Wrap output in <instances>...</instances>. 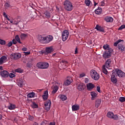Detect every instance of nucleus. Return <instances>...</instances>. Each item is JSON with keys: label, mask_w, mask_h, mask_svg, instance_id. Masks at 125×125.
<instances>
[{"label": "nucleus", "mask_w": 125, "mask_h": 125, "mask_svg": "<svg viewBox=\"0 0 125 125\" xmlns=\"http://www.w3.org/2000/svg\"><path fill=\"white\" fill-rule=\"evenodd\" d=\"M110 56L111 53H110V52L107 51H105L103 55V57L104 58V59L110 58Z\"/></svg>", "instance_id": "obj_16"}, {"label": "nucleus", "mask_w": 125, "mask_h": 125, "mask_svg": "<svg viewBox=\"0 0 125 125\" xmlns=\"http://www.w3.org/2000/svg\"><path fill=\"white\" fill-rule=\"evenodd\" d=\"M12 44H13V42H8V43L6 45L7 46H8V47H10V46H11L12 45Z\"/></svg>", "instance_id": "obj_44"}, {"label": "nucleus", "mask_w": 125, "mask_h": 125, "mask_svg": "<svg viewBox=\"0 0 125 125\" xmlns=\"http://www.w3.org/2000/svg\"><path fill=\"white\" fill-rule=\"evenodd\" d=\"M60 98L62 99V101H65L67 100V97L64 95H61L60 96Z\"/></svg>", "instance_id": "obj_36"}, {"label": "nucleus", "mask_w": 125, "mask_h": 125, "mask_svg": "<svg viewBox=\"0 0 125 125\" xmlns=\"http://www.w3.org/2000/svg\"><path fill=\"white\" fill-rule=\"evenodd\" d=\"M68 37H69V31L67 30H65L63 31L62 34V41L63 42H66Z\"/></svg>", "instance_id": "obj_7"}, {"label": "nucleus", "mask_w": 125, "mask_h": 125, "mask_svg": "<svg viewBox=\"0 0 125 125\" xmlns=\"http://www.w3.org/2000/svg\"><path fill=\"white\" fill-rule=\"evenodd\" d=\"M104 49H105V50H109L110 49V45L108 44H105L103 46Z\"/></svg>", "instance_id": "obj_38"}, {"label": "nucleus", "mask_w": 125, "mask_h": 125, "mask_svg": "<svg viewBox=\"0 0 125 125\" xmlns=\"http://www.w3.org/2000/svg\"><path fill=\"white\" fill-rule=\"evenodd\" d=\"M118 48L119 50H121V51H125V47L123 44H119L118 45Z\"/></svg>", "instance_id": "obj_23"}, {"label": "nucleus", "mask_w": 125, "mask_h": 125, "mask_svg": "<svg viewBox=\"0 0 125 125\" xmlns=\"http://www.w3.org/2000/svg\"><path fill=\"white\" fill-rule=\"evenodd\" d=\"M5 43V41L0 39V44H1L2 45H4Z\"/></svg>", "instance_id": "obj_41"}, {"label": "nucleus", "mask_w": 125, "mask_h": 125, "mask_svg": "<svg viewBox=\"0 0 125 125\" xmlns=\"http://www.w3.org/2000/svg\"><path fill=\"white\" fill-rule=\"evenodd\" d=\"M111 81L113 83H117L118 82V80L116 78V76L115 75H111Z\"/></svg>", "instance_id": "obj_22"}, {"label": "nucleus", "mask_w": 125, "mask_h": 125, "mask_svg": "<svg viewBox=\"0 0 125 125\" xmlns=\"http://www.w3.org/2000/svg\"><path fill=\"white\" fill-rule=\"evenodd\" d=\"M15 40L19 42V43H22V42L20 41V38H19V35H17L15 36Z\"/></svg>", "instance_id": "obj_37"}, {"label": "nucleus", "mask_w": 125, "mask_h": 125, "mask_svg": "<svg viewBox=\"0 0 125 125\" xmlns=\"http://www.w3.org/2000/svg\"><path fill=\"white\" fill-rule=\"evenodd\" d=\"M106 116L107 118L114 120V121H118L119 120V116L118 115H114V113L111 111L107 112Z\"/></svg>", "instance_id": "obj_6"}, {"label": "nucleus", "mask_w": 125, "mask_h": 125, "mask_svg": "<svg viewBox=\"0 0 125 125\" xmlns=\"http://www.w3.org/2000/svg\"><path fill=\"white\" fill-rule=\"evenodd\" d=\"M73 83V79L71 77H67V79L64 82L65 85H69Z\"/></svg>", "instance_id": "obj_14"}, {"label": "nucleus", "mask_w": 125, "mask_h": 125, "mask_svg": "<svg viewBox=\"0 0 125 125\" xmlns=\"http://www.w3.org/2000/svg\"><path fill=\"white\" fill-rule=\"evenodd\" d=\"M33 125H39V124L37 123H35Z\"/></svg>", "instance_id": "obj_64"}, {"label": "nucleus", "mask_w": 125, "mask_h": 125, "mask_svg": "<svg viewBox=\"0 0 125 125\" xmlns=\"http://www.w3.org/2000/svg\"><path fill=\"white\" fill-rule=\"evenodd\" d=\"M0 73L2 78H8V77L9 76V73L6 70H3Z\"/></svg>", "instance_id": "obj_13"}, {"label": "nucleus", "mask_w": 125, "mask_h": 125, "mask_svg": "<svg viewBox=\"0 0 125 125\" xmlns=\"http://www.w3.org/2000/svg\"><path fill=\"white\" fill-rule=\"evenodd\" d=\"M14 123H17V122H18V119H17V118L15 117L14 118Z\"/></svg>", "instance_id": "obj_52"}, {"label": "nucleus", "mask_w": 125, "mask_h": 125, "mask_svg": "<svg viewBox=\"0 0 125 125\" xmlns=\"http://www.w3.org/2000/svg\"><path fill=\"white\" fill-rule=\"evenodd\" d=\"M62 63H64V64H68V62H67L66 61L62 60Z\"/></svg>", "instance_id": "obj_54"}, {"label": "nucleus", "mask_w": 125, "mask_h": 125, "mask_svg": "<svg viewBox=\"0 0 125 125\" xmlns=\"http://www.w3.org/2000/svg\"><path fill=\"white\" fill-rule=\"evenodd\" d=\"M21 57V55L20 53H12L11 55V59H13L14 60H18V59H20Z\"/></svg>", "instance_id": "obj_8"}, {"label": "nucleus", "mask_w": 125, "mask_h": 125, "mask_svg": "<svg viewBox=\"0 0 125 125\" xmlns=\"http://www.w3.org/2000/svg\"><path fill=\"white\" fill-rule=\"evenodd\" d=\"M125 24L122 25L119 28L118 30H123V29H125Z\"/></svg>", "instance_id": "obj_45"}, {"label": "nucleus", "mask_w": 125, "mask_h": 125, "mask_svg": "<svg viewBox=\"0 0 125 125\" xmlns=\"http://www.w3.org/2000/svg\"><path fill=\"white\" fill-rule=\"evenodd\" d=\"M97 91L98 92H100V87L99 86H97Z\"/></svg>", "instance_id": "obj_50"}, {"label": "nucleus", "mask_w": 125, "mask_h": 125, "mask_svg": "<svg viewBox=\"0 0 125 125\" xmlns=\"http://www.w3.org/2000/svg\"><path fill=\"white\" fill-rule=\"evenodd\" d=\"M42 97L43 100L44 101L47 100V99L48 98V91H45L44 92L43 95L42 96Z\"/></svg>", "instance_id": "obj_20"}, {"label": "nucleus", "mask_w": 125, "mask_h": 125, "mask_svg": "<svg viewBox=\"0 0 125 125\" xmlns=\"http://www.w3.org/2000/svg\"><path fill=\"white\" fill-rule=\"evenodd\" d=\"M28 120L29 121H33L34 120V117L31 115L28 116Z\"/></svg>", "instance_id": "obj_47"}, {"label": "nucleus", "mask_w": 125, "mask_h": 125, "mask_svg": "<svg viewBox=\"0 0 125 125\" xmlns=\"http://www.w3.org/2000/svg\"><path fill=\"white\" fill-rule=\"evenodd\" d=\"M102 6H104V2L102 1Z\"/></svg>", "instance_id": "obj_62"}, {"label": "nucleus", "mask_w": 125, "mask_h": 125, "mask_svg": "<svg viewBox=\"0 0 125 125\" xmlns=\"http://www.w3.org/2000/svg\"><path fill=\"white\" fill-rule=\"evenodd\" d=\"M78 53V48H76L75 50V54H77Z\"/></svg>", "instance_id": "obj_58"}, {"label": "nucleus", "mask_w": 125, "mask_h": 125, "mask_svg": "<svg viewBox=\"0 0 125 125\" xmlns=\"http://www.w3.org/2000/svg\"><path fill=\"white\" fill-rule=\"evenodd\" d=\"M7 58L5 56H3L0 58V65H2L3 63H5Z\"/></svg>", "instance_id": "obj_18"}, {"label": "nucleus", "mask_w": 125, "mask_h": 125, "mask_svg": "<svg viewBox=\"0 0 125 125\" xmlns=\"http://www.w3.org/2000/svg\"><path fill=\"white\" fill-rule=\"evenodd\" d=\"M95 29H96V30H97V31H99V32L105 33V30L104 29V27L98 24L96 26Z\"/></svg>", "instance_id": "obj_15"}, {"label": "nucleus", "mask_w": 125, "mask_h": 125, "mask_svg": "<svg viewBox=\"0 0 125 125\" xmlns=\"http://www.w3.org/2000/svg\"><path fill=\"white\" fill-rule=\"evenodd\" d=\"M85 76V74L84 73H82L80 75V78H83V77H84Z\"/></svg>", "instance_id": "obj_49"}, {"label": "nucleus", "mask_w": 125, "mask_h": 125, "mask_svg": "<svg viewBox=\"0 0 125 125\" xmlns=\"http://www.w3.org/2000/svg\"><path fill=\"white\" fill-rule=\"evenodd\" d=\"M9 76L10 77V78H14L15 77V74L12 73H11L10 74H9Z\"/></svg>", "instance_id": "obj_46"}, {"label": "nucleus", "mask_w": 125, "mask_h": 125, "mask_svg": "<svg viewBox=\"0 0 125 125\" xmlns=\"http://www.w3.org/2000/svg\"><path fill=\"white\" fill-rule=\"evenodd\" d=\"M38 38L40 42L44 43H49V42H52V40H53V37L51 35H49L46 37H43L42 35H40Z\"/></svg>", "instance_id": "obj_2"}, {"label": "nucleus", "mask_w": 125, "mask_h": 125, "mask_svg": "<svg viewBox=\"0 0 125 125\" xmlns=\"http://www.w3.org/2000/svg\"><path fill=\"white\" fill-rule=\"evenodd\" d=\"M85 3L87 6H89V5H91V4H92L90 0H85Z\"/></svg>", "instance_id": "obj_35"}, {"label": "nucleus", "mask_w": 125, "mask_h": 125, "mask_svg": "<svg viewBox=\"0 0 125 125\" xmlns=\"http://www.w3.org/2000/svg\"><path fill=\"white\" fill-rule=\"evenodd\" d=\"M119 101L122 103H123V102H125V97H120L119 99Z\"/></svg>", "instance_id": "obj_40"}, {"label": "nucleus", "mask_w": 125, "mask_h": 125, "mask_svg": "<svg viewBox=\"0 0 125 125\" xmlns=\"http://www.w3.org/2000/svg\"><path fill=\"white\" fill-rule=\"evenodd\" d=\"M18 85H19L20 87H22L23 86V80H22V79H19L18 82Z\"/></svg>", "instance_id": "obj_32"}, {"label": "nucleus", "mask_w": 125, "mask_h": 125, "mask_svg": "<svg viewBox=\"0 0 125 125\" xmlns=\"http://www.w3.org/2000/svg\"><path fill=\"white\" fill-rule=\"evenodd\" d=\"M97 4H98V3H96V2L94 1V6H96V5H97Z\"/></svg>", "instance_id": "obj_60"}, {"label": "nucleus", "mask_w": 125, "mask_h": 125, "mask_svg": "<svg viewBox=\"0 0 125 125\" xmlns=\"http://www.w3.org/2000/svg\"><path fill=\"white\" fill-rule=\"evenodd\" d=\"M0 70H1V71L3 70V67H2L1 66H0Z\"/></svg>", "instance_id": "obj_59"}, {"label": "nucleus", "mask_w": 125, "mask_h": 125, "mask_svg": "<svg viewBox=\"0 0 125 125\" xmlns=\"http://www.w3.org/2000/svg\"><path fill=\"white\" fill-rule=\"evenodd\" d=\"M4 6H5V7H6V8L10 7V4H9V3L6 2V3H5V4H4Z\"/></svg>", "instance_id": "obj_48"}, {"label": "nucleus", "mask_w": 125, "mask_h": 125, "mask_svg": "<svg viewBox=\"0 0 125 125\" xmlns=\"http://www.w3.org/2000/svg\"><path fill=\"white\" fill-rule=\"evenodd\" d=\"M15 71L17 72V73H22V72H23V71L22 70V69H21V68L16 69L15 70Z\"/></svg>", "instance_id": "obj_43"}, {"label": "nucleus", "mask_w": 125, "mask_h": 125, "mask_svg": "<svg viewBox=\"0 0 125 125\" xmlns=\"http://www.w3.org/2000/svg\"><path fill=\"white\" fill-rule=\"evenodd\" d=\"M113 61H114V59H113V58L108 59L106 60L104 65L103 66V72L105 75L108 74V71H107L106 68L110 70V69H111V67L112 66V62H113Z\"/></svg>", "instance_id": "obj_1"}, {"label": "nucleus", "mask_w": 125, "mask_h": 125, "mask_svg": "<svg viewBox=\"0 0 125 125\" xmlns=\"http://www.w3.org/2000/svg\"><path fill=\"white\" fill-rule=\"evenodd\" d=\"M3 15L4 17H5V18H6L8 21H10V20L8 18V17L7 16L6 13H5V12H4L3 13Z\"/></svg>", "instance_id": "obj_42"}, {"label": "nucleus", "mask_w": 125, "mask_h": 125, "mask_svg": "<svg viewBox=\"0 0 125 125\" xmlns=\"http://www.w3.org/2000/svg\"><path fill=\"white\" fill-rule=\"evenodd\" d=\"M12 42H13V43L14 44H16V43H17V42H16V41L15 40V39H13V40Z\"/></svg>", "instance_id": "obj_55"}, {"label": "nucleus", "mask_w": 125, "mask_h": 125, "mask_svg": "<svg viewBox=\"0 0 125 125\" xmlns=\"http://www.w3.org/2000/svg\"><path fill=\"white\" fill-rule=\"evenodd\" d=\"M95 13L98 15L101 14L102 13V8L101 7H98V9L95 10Z\"/></svg>", "instance_id": "obj_25"}, {"label": "nucleus", "mask_w": 125, "mask_h": 125, "mask_svg": "<svg viewBox=\"0 0 125 125\" xmlns=\"http://www.w3.org/2000/svg\"><path fill=\"white\" fill-rule=\"evenodd\" d=\"M91 95L92 96L91 99L94 100V98L97 96V93L94 92H91Z\"/></svg>", "instance_id": "obj_33"}, {"label": "nucleus", "mask_w": 125, "mask_h": 125, "mask_svg": "<svg viewBox=\"0 0 125 125\" xmlns=\"http://www.w3.org/2000/svg\"><path fill=\"white\" fill-rule=\"evenodd\" d=\"M87 89L88 90H92L94 88V84H92V83H88L86 84Z\"/></svg>", "instance_id": "obj_19"}, {"label": "nucleus", "mask_w": 125, "mask_h": 125, "mask_svg": "<svg viewBox=\"0 0 125 125\" xmlns=\"http://www.w3.org/2000/svg\"><path fill=\"white\" fill-rule=\"evenodd\" d=\"M59 88V87H58V86H54L53 91L52 92V94H55V93L57 92V91L58 90Z\"/></svg>", "instance_id": "obj_30"}, {"label": "nucleus", "mask_w": 125, "mask_h": 125, "mask_svg": "<svg viewBox=\"0 0 125 125\" xmlns=\"http://www.w3.org/2000/svg\"><path fill=\"white\" fill-rule=\"evenodd\" d=\"M63 5L64 6V9H65L66 11H72L73 10V8H74L73 4L69 0H65L64 1Z\"/></svg>", "instance_id": "obj_3"}, {"label": "nucleus", "mask_w": 125, "mask_h": 125, "mask_svg": "<svg viewBox=\"0 0 125 125\" xmlns=\"http://www.w3.org/2000/svg\"><path fill=\"white\" fill-rule=\"evenodd\" d=\"M44 15H45V17H46V18H47V19H49V18H50V17L51 16L50 15V12H49L48 11H46L44 13Z\"/></svg>", "instance_id": "obj_24"}, {"label": "nucleus", "mask_w": 125, "mask_h": 125, "mask_svg": "<svg viewBox=\"0 0 125 125\" xmlns=\"http://www.w3.org/2000/svg\"><path fill=\"white\" fill-rule=\"evenodd\" d=\"M8 108L9 110H14V109L16 108V105L15 104H10V105L8 106Z\"/></svg>", "instance_id": "obj_31"}, {"label": "nucleus", "mask_w": 125, "mask_h": 125, "mask_svg": "<svg viewBox=\"0 0 125 125\" xmlns=\"http://www.w3.org/2000/svg\"><path fill=\"white\" fill-rule=\"evenodd\" d=\"M22 50L23 51H27V48H26V47H23V48H22Z\"/></svg>", "instance_id": "obj_57"}, {"label": "nucleus", "mask_w": 125, "mask_h": 125, "mask_svg": "<svg viewBox=\"0 0 125 125\" xmlns=\"http://www.w3.org/2000/svg\"><path fill=\"white\" fill-rule=\"evenodd\" d=\"M116 73L119 78H125V73L122 70L120 69L116 70Z\"/></svg>", "instance_id": "obj_11"}, {"label": "nucleus", "mask_w": 125, "mask_h": 125, "mask_svg": "<svg viewBox=\"0 0 125 125\" xmlns=\"http://www.w3.org/2000/svg\"><path fill=\"white\" fill-rule=\"evenodd\" d=\"M107 51H108L109 52H110L111 54V53H112V52L113 51V49L112 48H109V49L107 50Z\"/></svg>", "instance_id": "obj_51"}, {"label": "nucleus", "mask_w": 125, "mask_h": 125, "mask_svg": "<svg viewBox=\"0 0 125 125\" xmlns=\"http://www.w3.org/2000/svg\"><path fill=\"white\" fill-rule=\"evenodd\" d=\"M90 76L94 81H98L100 78V76H99V74L94 69H92L90 71Z\"/></svg>", "instance_id": "obj_4"}, {"label": "nucleus", "mask_w": 125, "mask_h": 125, "mask_svg": "<svg viewBox=\"0 0 125 125\" xmlns=\"http://www.w3.org/2000/svg\"><path fill=\"white\" fill-rule=\"evenodd\" d=\"M88 82H89V80H88V79L87 78H85V83H88Z\"/></svg>", "instance_id": "obj_56"}, {"label": "nucleus", "mask_w": 125, "mask_h": 125, "mask_svg": "<svg viewBox=\"0 0 125 125\" xmlns=\"http://www.w3.org/2000/svg\"><path fill=\"white\" fill-rule=\"evenodd\" d=\"M86 86L83 83H81L80 84H78L77 86V89L79 91H83V90H84V88H85Z\"/></svg>", "instance_id": "obj_12"}, {"label": "nucleus", "mask_w": 125, "mask_h": 125, "mask_svg": "<svg viewBox=\"0 0 125 125\" xmlns=\"http://www.w3.org/2000/svg\"><path fill=\"white\" fill-rule=\"evenodd\" d=\"M27 37L28 34L22 33L20 36V38L22 41H24V40H25Z\"/></svg>", "instance_id": "obj_28"}, {"label": "nucleus", "mask_w": 125, "mask_h": 125, "mask_svg": "<svg viewBox=\"0 0 125 125\" xmlns=\"http://www.w3.org/2000/svg\"><path fill=\"white\" fill-rule=\"evenodd\" d=\"M100 104H101V99H97L96 100V103H95V107L96 108H98L99 106H100Z\"/></svg>", "instance_id": "obj_27"}, {"label": "nucleus", "mask_w": 125, "mask_h": 125, "mask_svg": "<svg viewBox=\"0 0 125 125\" xmlns=\"http://www.w3.org/2000/svg\"><path fill=\"white\" fill-rule=\"evenodd\" d=\"M33 64H34L33 60V59H30L27 62L26 66L28 68H32V67H33Z\"/></svg>", "instance_id": "obj_17"}, {"label": "nucleus", "mask_w": 125, "mask_h": 125, "mask_svg": "<svg viewBox=\"0 0 125 125\" xmlns=\"http://www.w3.org/2000/svg\"><path fill=\"white\" fill-rule=\"evenodd\" d=\"M27 97L28 98H33V97H35V92H32L31 93H29L27 95Z\"/></svg>", "instance_id": "obj_34"}, {"label": "nucleus", "mask_w": 125, "mask_h": 125, "mask_svg": "<svg viewBox=\"0 0 125 125\" xmlns=\"http://www.w3.org/2000/svg\"><path fill=\"white\" fill-rule=\"evenodd\" d=\"M124 42V40L122 39H119L117 40L116 42L114 43L113 44L114 46H118V44H120V42Z\"/></svg>", "instance_id": "obj_29"}, {"label": "nucleus", "mask_w": 125, "mask_h": 125, "mask_svg": "<svg viewBox=\"0 0 125 125\" xmlns=\"http://www.w3.org/2000/svg\"><path fill=\"white\" fill-rule=\"evenodd\" d=\"M104 20L105 21H106V22H109L110 23H112V22L114 21V19H113V18L111 17H106L104 18Z\"/></svg>", "instance_id": "obj_21"}, {"label": "nucleus", "mask_w": 125, "mask_h": 125, "mask_svg": "<svg viewBox=\"0 0 125 125\" xmlns=\"http://www.w3.org/2000/svg\"><path fill=\"white\" fill-rule=\"evenodd\" d=\"M72 111H78L80 109V105L78 104H74L72 107Z\"/></svg>", "instance_id": "obj_26"}, {"label": "nucleus", "mask_w": 125, "mask_h": 125, "mask_svg": "<svg viewBox=\"0 0 125 125\" xmlns=\"http://www.w3.org/2000/svg\"><path fill=\"white\" fill-rule=\"evenodd\" d=\"M53 52V48L52 47H47L46 48L45 51H42V54H48Z\"/></svg>", "instance_id": "obj_9"}, {"label": "nucleus", "mask_w": 125, "mask_h": 125, "mask_svg": "<svg viewBox=\"0 0 125 125\" xmlns=\"http://www.w3.org/2000/svg\"><path fill=\"white\" fill-rule=\"evenodd\" d=\"M44 106L45 107V109L47 111H49L50 109V106H51V101L50 100L47 101L44 104Z\"/></svg>", "instance_id": "obj_10"}, {"label": "nucleus", "mask_w": 125, "mask_h": 125, "mask_svg": "<svg viewBox=\"0 0 125 125\" xmlns=\"http://www.w3.org/2000/svg\"><path fill=\"white\" fill-rule=\"evenodd\" d=\"M50 125H55V123H50Z\"/></svg>", "instance_id": "obj_61"}, {"label": "nucleus", "mask_w": 125, "mask_h": 125, "mask_svg": "<svg viewBox=\"0 0 125 125\" xmlns=\"http://www.w3.org/2000/svg\"><path fill=\"white\" fill-rule=\"evenodd\" d=\"M2 119V115L0 114V120H1Z\"/></svg>", "instance_id": "obj_63"}, {"label": "nucleus", "mask_w": 125, "mask_h": 125, "mask_svg": "<svg viewBox=\"0 0 125 125\" xmlns=\"http://www.w3.org/2000/svg\"><path fill=\"white\" fill-rule=\"evenodd\" d=\"M30 53H31V52H24L25 55H29V54H30Z\"/></svg>", "instance_id": "obj_53"}, {"label": "nucleus", "mask_w": 125, "mask_h": 125, "mask_svg": "<svg viewBox=\"0 0 125 125\" xmlns=\"http://www.w3.org/2000/svg\"><path fill=\"white\" fill-rule=\"evenodd\" d=\"M49 64L46 62H39L37 64V67L39 69H47Z\"/></svg>", "instance_id": "obj_5"}, {"label": "nucleus", "mask_w": 125, "mask_h": 125, "mask_svg": "<svg viewBox=\"0 0 125 125\" xmlns=\"http://www.w3.org/2000/svg\"><path fill=\"white\" fill-rule=\"evenodd\" d=\"M31 107L33 109H36V108H38V104H36V103L33 102V103H32V104H31Z\"/></svg>", "instance_id": "obj_39"}]
</instances>
